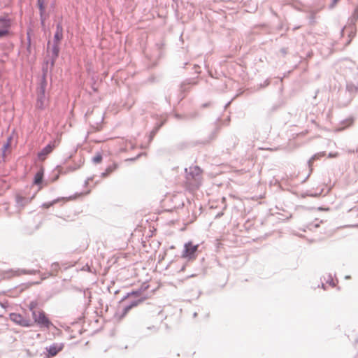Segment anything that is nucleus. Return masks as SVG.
I'll use <instances>...</instances> for the list:
<instances>
[{
	"label": "nucleus",
	"instance_id": "obj_19",
	"mask_svg": "<svg viewBox=\"0 0 358 358\" xmlns=\"http://www.w3.org/2000/svg\"><path fill=\"white\" fill-rule=\"evenodd\" d=\"M347 122H348V125H347V127L350 126V125H351V124H352V123H353V120H352V119L347 120Z\"/></svg>",
	"mask_w": 358,
	"mask_h": 358
},
{
	"label": "nucleus",
	"instance_id": "obj_6",
	"mask_svg": "<svg viewBox=\"0 0 358 358\" xmlns=\"http://www.w3.org/2000/svg\"><path fill=\"white\" fill-rule=\"evenodd\" d=\"M62 38H63L62 27L59 24L57 27V30H56V32H55V36H54L55 43L59 44L60 41L62 39Z\"/></svg>",
	"mask_w": 358,
	"mask_h": 358
},
{
	"label": "nucleus",
	"instance_id": "obj_15",
	"mask_svg": "<svg viewBox=\"0 0 358 358\" xmlns=\"http://www.w3.org/2000/svg\"><path fill=\"white\" fill-rule=\"evenodd\" d=\"M8 34V29L3 28V29L0 30V37L6 36Z\"/></svg>",
	"mask_w": 358,
	"mask_h": 358
},
{
	"label": "nucleus",
	"instance_id": "obj_8",
	"mask_svg": "<svg viewBox=\"0 0 358 358\" xmlns=\"http://www.w3.org/2000/svg\"><path fill=\"white\" fill-rule=\"evenodd\" d=\"M117 168V165L116 164H113V165L109 166L108 167L106 168L105 172L103 173V176L104 177L108 176L112 172H113Z\"/></svg>",
	"mask_w": 358,
	"mask_h": 358
},
{
	"label": "nucleus",
	"instance_id": "obj_20",
	"mask_svg": "<svg viewBox=\"0 0 358 358\" xmlns=\"http://www.w3.org/2000/svg\"><path fill=\"white\" fill-rule=\"evenodd\" d=\"M329 156H330L331 157H337V156H338V153H335V154H334V155L330 154V155H329Z\"/></svg>",
	"mask_w": 358,
	"mask_h": 358
},
{
	"label": "nucleus",
	"instance_id": "obj_13",
	"mask_svg": "<svg viewBox=\"0 0 358 358\" xmlns=\"http://www.w3.org/2000/svg\"><path fill=\"white\" fill-rule=\"evenodd\" d=\"M52 52L55 55V58H57L58 57L59 52V44L55 43L53 48H52Z\"/></svg>",
	"mask_w": 358,
	"mask_h": 358
},
{
	"label": "nucleus",
	"instance_id": "obj_12",
	"mask_svg": "<svg viewBox=\"0 0 358 358\" xmlns=\"http://www.w3.org/2000/svg\"><path fill=\"white\" fill-rule=\"evenodd\" d=\"M102 161V155L101 153L98 152L95 155V156L92 158V162L95 164H99Z\"/></svg>",
	"mask_w": 358,
	"mask_h": 358
},
{
	"label": "nucleus",
	"instance_id": "obj_16",
	"mask_svg": "<svg viewBox=\"0 0 358 358\" xmlns=\"http://www.w3.org/2000/svg\"><path fill=\"white\" fill-rule=\"evenodd\" d=\"M10 146V138L6 144L3 146V150L5 151L6 149L9 148Z\"/></svg>",
	"mask_w": 358,
	"mask_h": 358
},
{
	"label": "nucleus",
	"instance_id": "obj_7",
	"mask_svg": "<svg viewBox=\"0 0 358 358\" xmlns=\"http://www.w3.org/2000/svg\"><path fill=\"white\" fill-rule=\"evenodd\" d=\"M43 178V171L41 169L38 171L34 176V184L40 185Z\"/></svg>",
	"mask_w": 358,
	"mask_h": 358
},
{
	"label": "nucleus",
	"instance_id": "obj_2",
	"mask_svg": "<svg viewBox=\"0 0 358 358\" xmlns=\"http://www.w3.org/2000/svg\"><path fill=\"white\" fill-rule=\"evenodd\" d=\"M182 257L188 260H194L196 257V252L199 248V245H194L192 241L185 244Z\"/></svg>",
	"mask_w": 358,
	"mask_h": 358
},
{
	"label": "nucleus",
	"instance_id": "obj_4",
	"mask_svg": "<svg viewBox=\"0 0 358 358\" xmlns=\"http://www.w3.org/2000/svg\"><path fill=\"white\" fill-rule=\"evenodd\" d=\"M57 143L56 141H53L48 144L38 154V157L40 160L44 161L46 159L47 155L52 152V150L56 148Z\"/></svg>",
	"mask_w": 358,
	"mask_h": 358
},
{
	"label": "nucleus",
	"instance_id": "obj_3",
	"mask_svg": "<svg viewBox=\"0 0 358 358\" xmlns=\"http://www.w3.org/2000/svg\"><path fill=\"white\" fill-rule=\"evenodd\" d=\"M10 320L14 322L15 323L24 327H29L32 326V323L30 319L24 317L20 314L17 313H12L10 315Z\"/></svg>",
	"mask_w": 358,
	"mask_h": 358
},
{
	"label": "nucleus",
	"instance_id": "obj_9",
	"mask_svg": "<svg viewBox=\"0 0 358 358\" xmlns=\"http://www.w3.org/2000/svg\"><path fill=\"white\" fill-rule=\"evenodd\" d=\"M17 203L22 206L27 205L29 200L22 196L17 195L16 197Z\"/></svg>",
	"mask_w": 358,
	"mask_h": 358
},
{
	"label": "nucleus",
	"instance_id": "obj_18",
	"mask_svg": "<svg viewBox=\"0 0 358 358\" xmlns=\"http://www.w3.org/2000/svg\"><path fill=\"white\" fill-rule=\"evenodd\" d=\"M140 294H141V293H140V292H138V291H137V292H131V293L129 294H128V296H131V295H134V296H140Z\"/></svg>",
	"mask_w": 358,
	"mask_h": 358
},
{
	"label": "nucleus",
	"instance_id": "obj_5",
	"mask_svg": "<svg viewBox=\"0 0 358 358\" xmlns=\"http://www.w3.org/2000/svg\"><path fill=\"white\" fill-rule=\"evenodd\" d=\"M64 347L63 343H54L50 345L49 348H47L48 354L46 355L47 358H50L56 356L59 352H61Z\"/></svg>",
	"mask_w": 358,
	"mask_h": 358
},
{
	"label": "nucleus",
	"instance_id": "obj_11",
	"mask_svg": "<svg viewBox=\"0 0 358 358\" xmlns=\"http://www.w3.org/2000/svg\"><path fill=\"white\" fill-rule=\"evenodd\" d=\"M0 24L6 29H8L10 27V22L9 20L0 18Z\"/></svg>",
	"mask_w": 358,
	"mask_h": 358
},
{
	"label": "nucleus",
	"instance_id": "obj_17",
	"mask_svg": "<svg viewBox=\"0 0 358 358\" xmlns=\"http://www.w3.org/2000/svg\"><path fill=\"white\" fill-rule=\"evenodd\" d=\"M36 304L35 303H31L29 306L30 310L33 312V310H35L34 308H36Z\"/></svg>",
	"mask_w": 358,
	"mask_h": 358
},
{
	"label": "nucleus",
	"instance_id": "obj_1",
	"mask_svg": "<svg viewBox=\"0 0 358 358\" xmlns=\"http://www.w3.org/2000/svg\"><path fill=\"white\" fill-rule=\"evenodd\" d=\"M32 317L34 322L42 327L50 329L53 326L45 312L42 310H33Z\"/></svg>",
	"mask_w": 358,
	"mask_h": 358
},
{
	"label": "nucleus",
	"instance_id": "obj_10",
	"mask_svg": "<svg viewBox=\"0 0 358 358\" xmlns=\"http://www.w3.org/2000/svg\"><path fill=\"white\" fill-rule=\"evenodd\" d=\"M141 301H136V302H134L133 303H131V305L127 306L124 308V312H123V316H124L125 315L127 314V313L133 308V307H135L136 306L138 303L140 302Z\"/></svg>",
	"mask_w": 358,
	"mask_h": 358
},
{
	"label": "nucleus",
	"instance_id": "obj_14",
	"mask_svg": "<svg viewBox=\"0 0 358 358\" xmlns=\"http://www.w3.org/2000/svg\"><path fill=\"white\" fill-rule=\"evenodd\" d=\"M38 7H39V9H40V11H41V15H42L43 13L45 11V6H44L43 1V0H38Z\"/></svg>",
	"mask_w": 358,
	"mask_h": 358
}]
</instances>
